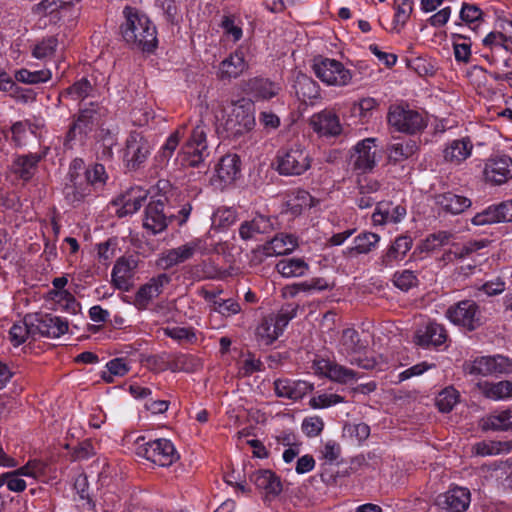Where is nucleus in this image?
<instances>
[{
  "mask_svg": "<svg viewBox=\"0 0 512 512\" xmlns=\"http://www.w3.org/2000/svg\"><path fill=\"white\" fill-rule=\"evenodd\" d=\"M107 179L102 164L85 168L83 160L76 158L69 165L67 182L63 188L65 199L73 205L79 204L102 188Z\"/></svg>",
  "mask_w": 512,
  "mask_h": 512,
  "instance_id": "obj_1",
  "label": "nucleus"
},
{
  "mask_svg": "<svg viewBox=\"0 0 512 512\" xmlns=\"http://www.w3.org/2000/svg\"><path fill=\"white\" fill-rule=\"evenodd\" d=\"M126 18L122 25V36L131 46L143 51H152L157 45L156 27L149 18L138 11L126 7Z\"/></svg>",
  "mask_w": 512,
  "mask_h": 512,
  "instance_id": "obj_2",
  "label": "nucleus"
},
{
  "mask_svg": "<svg viewBox=\"0 0 512 512\" xmlns=\"http://www.w3.org/2000/svg\"><path fill=\"white\" fill-rule=\"evenodd\" d=\"M221 112L222 118L220 119L218 115L215 118L227 137H239L255 126V108L251 100L240 99Z\"/></svg>",
  "mask_w": 512,
  "mask_h": 512,
  "instance_id": "obj_3",
  "label": "nucleus"
},
{
  "mask_svg": "<svg viewBox=\"0 0 512 512\" xmlns=\"http://www.w3.org/2000/svg\"><path fill=\"white\" fill-rule=\"evenodd\" d=\"M364 346L360 343L359 335L354 329L343 331L339 352L352 364L366 370H384L386 363L382 356L379 358L370 357L363 352Z\"/></svg>",
  "mask_w": 512,
  "mask_h": 512,
  "instance_id": "obj_4",
  "label": "nucleus"
},
{
  "mask_svg": "<svg viewBox=\"0 0 512 512\" xmlns=\"http://www.w3.org/2000/svg\"><path fill=\"white\" fill-rule=\"evenodd\" d=\"M312 70L326 86L342 88L350 85L353 72L339 60L318 56L313 59Z\"/></svg>",
  "mask_w": 512,
  "mask_h": 512,
  "instance_id": "obj_5",
  "label": "nucleus"
},
{
  "mask_svg": "<svg viewBox=\"0 0 512 512\" xmlns=\"http://www.w3.org/2000/svg\"><path fill=\"white\" fill-rule=\"evenodd\" d=\"M312 157L300 143H294L277 154V170L281 175L299 176L311 168Z\"/></svg>",
  "mask_w": 512,
  "mask_h": 512,
  "instance_id": "obj_6",
  "label": "nucleus"
},
{
  "mask_svg": "<svg viewBox=\"0 0 512 512\" xmlns=\"http://www.w3.org/2000/svg\"><path fill=\"white\" fill-rule=\"evenodd\" d=\"M445 315L451 323L468 331H473L482 324L480 307L473 300H462L451 305Z\"/></svg>",
  "mask_w": 512,
  "mask_h": 512,
  "instance_id": "obj_7",
  "label": "nucleus"
},
{
  "mask_svg": "<svg viewBox=\"0 0 512 512\" xmlns=\"http://www.w3.org/2000/svg\"><path fill=\"white\" fill-rule=\"evenodd\" d=\"M207 127L203 120L197 124L188 141L182 146L179 155L189 166H198L207 156Z\"/></svg>",
  "mask_w": 512,
  "mask_h": 512,
  "instance_id": "obj_8",
  "label": "nucleus"
},
{
  "mask_svg": "<svg viewBox=\"0 0 512 512\" xmlns=\"http://www.w3.org/2000/svg\"><path fill=\"white\" fill-rule=\"evenodd\" d=\"M154 147L152 141L140 132H131L124 150V161L129 168L135 169L144 163Z\"/></svg>",
  "mask_w": 512,
  "mask_h": 512,
  "instance_id": "obj_9",
  "label": "nucleus"
},
{
  "mask_svg": "<svg viewBox=\"0 0 512 512\" xmlns=\"http://www.w3.org/2000/svg\"><path fill=\"white\" fill-rule=\"evenodd\" d=\"M470 374L481 376H497L512 373V360L502 356H482L473 360L465 367Z\"/></svg>",
  "mask_w": 512,
  "mask_h": 512,
  "instance_id": "obj_10",
  "label": "nucleus"
},
{
  "mask_svg": "<svg viewBox=\"0 0 512 512\" xmlns=\"http://www.w3.org/2000/svg\"><path fill=\"white\" fill-rule=\"evenodd\" d=\"M483 179L491 186H500L512 178V158L507 155L491 156L483 165Z\"/></svg>",
  "mask_w": 512,
  "mask_h": 512,
  "instance_id": "obj_11",
  "label": "nucleus"
},
{
  "mask_svg": "<svg viewBox=\"0 0 512 512\" xmlns=\"http://www.w3.org/2000/svg\"><path fill=\"white\" fill-rule=\"evenodd\" d=\"M388 122L399 132L415 133L425 126L422 115L400 106L392 107L388 114Z\"/></svg>",
  "mask_w": 512,
  "mask_h": 512,
  "instance_id": "obj_12",
  "label": "nucleus"
},
{
  "mask_svg": "<svg viewBox=\"0 0 512 512\" xmlns=\"http://www.w3.org/2000/svg\"><path fill=\"white\" fill-rule=\"evenodd\" d=\"M376 142V138H366L353 147L350 159L354 168L366 172L375 167L377 163Z\"/></svg>",
  "mask_w": 512,
  "mask_h": 512,
  "instance_id": "obj_13",
  "label": "nucleus"
},
{
  "mask_svg": "<svg viewBox=\"0 0 512 512\" xmlns=\"http://www.w3.org/2000/svg\"><path fill=\"white\" fill-rule=\"evenodd\" d=\"M202 241L194 239L177 248L169 249L159 256L157 266L161 269H169L191 259L201 250Z\"/></svg>",
  "mask_w": 512,
  "mask_h": 512,
  "instance_id": "obj_14",
  "label": "nucleus"
},
{
  "mask_svg": "<svg viewBox=\"0 0 512 512\" xmlns=\"http://www.w3.org/2000/svg\"><path fill=\"white\" fill-rule=\"evenodd\" d=\"M471 502V493L465 487L456 486L437 496L435 504L445 512H465Z\"/></svg>",
  "mask_w": 512,
  "mask_h": 512,
  "instance_id": "obj_15",
  "label": "nucleus"
},
{
  "mask_svg": "<svg viewBox=\"0 0 512 512\" xmlns=\"http://www.w3.org/2000/svg\"><path fill=\"white\" fill-rule=\"evenodd\" d=\"M290 318L284 314L264 318L256 328V338L260 345L272 344L284 331Z\"/></svg>",
  "mask_w": 512,
  "mask_h": 512,
  "instance_id": "obj_16",
  "label": "nucleus"
},
{
  "mask_svg": "<svg viewBox=\"0 0 512 512\" xmlns=\"http://www.w3.org/2000/svg\"><path fill=\"white\" fill-rule=\"evenodd\" d=\"M147 198V191L141 187H133L114 200L116 213L119 217L137 212Z\"/></svg>",
  "mask_w": 512,
  "mask_h": 512,
  "instance_id": "obj_17",
  "label": "nucleus"
},
{
  "mask_svg": "<svg viewBox=\"0 0 512 512\" xmlns=\"http://www.w3.org/2000/svg\"><path fill=\"white\" fill-rule=\"evenodd\" d=\"M314 370L315 373L339 383H348L357 379V375L353 370L328 359L315 360Z\"/></svg>",
  "mask_w": 512,
  "mask_h": 512,
  "instance_id": "obj_18",
  "label": "nucleus"
},
{
  "mask_svg": "<svg viewBox=\"0 0 512 512\" xmlns=\"http://www.w3.org/2000/svg\"><path fill=\"white\" fill-rule=\"evenodd\" d=\"M36 336H46L50 338H58L68 331V322L58 316L50 314L34 315Z\"/></svg>",
  "mask_w": 512,
  "mask_h": 512,
  "instance_id": "obj_19",
  "label": "nucleus"
},
{
  "mask_svg": "<svg viewBox=\"0 0 512 512\" xmlns=\"http://www.w3.org/2000/svg\"><path fill=\"white\" fill-rule=\"evenodd\" d=\"M250 480L265 498H275L283 489L280 477L271 470H257L250 475Z\"/></svg>",
  "mask_w": 512,
  "mask_h": 512,
  "instance_id": "obj_20",
  "label": "nucleus"
},
{
  "mask_svg": "<svg viewBox=\"0 0 512 512\" xmlns=\"http://www.w3.org/2000/svg\"><path fill=\"white\" fill-rule=\"evenodd\" d=\"M240 174V159L236 154H228L220 159L216 167L214 183L223 188L233 183Z\"/></svg>",
  "mask_w": 512,
  "mask_h": 512,
  "instance_id": "obj_21",
  "label": "nucleus"
},
{
  "mask_svg": "<svg viewBox=\"0 0 512 512\" xmlns=\"http://www.w3.org/2000/svg\"><path fill=\"white\" fill-rule=\"evenodd\" d=\"M170 278L167 274H159L151 278L146 284L142 285L136 293L135 304L137 307L144 309L148 304L158 297L163 288L169 283Z\"/></svg>",
  "mask_w": 512,
  "mask_h": 512,
  "instance_id": "obj_22",
  "label": "nucleus"
},
{
  "mask_svg": "<svg viewBox=\"0 0 512 512\" xmlns=\"http://www.w3.org/2000/svg\"><path fill=\"white\" fill-rule=\"evenodd\" d=\"M310 125L320 136H337L342 131L339 117L329 110L314 114L310 119Z\"/></svg>",
  "mask_w": 512,
  "mask_h": 512,
  "instance_id": "obj_23",
  "label": "nucleus"
},
{
  "mask_svg": "<svg viewBox=\"0 0 512 512\" xmlns=\"http://www.w3.org/2000/svg\"><path fill=\"white\" fill-rule=\"evenodd\" d=\"M414 341L422 347L440 346L446 341V332L440 324L428 321L416 330Z\"/></svg>",
  "mask_w": 512,
  "mask_h": 512,
  "instance_id": "obj_24",
  "label": "nucleus"
},
{
  "mask_svg": "<svg viewBox=\"0 0 512 512\" xmlns=\"http://www.w3.org/2000/svg\"><path fill=\"white\" fill-rule=\"evenodd\" d=\"M473 151V143L468 137L454 139L443 149L444 160L452 165H460L467 160Z\"/></svg>",
  "mask_w": 512,
  "mask_h": 512,
  "instance_id": "obj_25",
  "label": "nucleus"
},
{
  "mask_svg": "<svg viewBox=\"0 0 512 512\" xmlns=\"http://www.w3.org/2000/svg\"><path fill=\"white\" fill-rule=\"evenodd\" d=\"M277 396L298 400L313 390V384L303 380L278 379L274 383Z\"/></svg>",
  "mask_w": 512,
  "mask_h": 512,
  "instance_id": "obj_26",
  "label": "nucleus"
},
{
  "mask_svg": "<svg viewBox=\"0 0 512 512\" xmlns=\"http://www.w3.org/2000/svg\"><path fill=\"white\" fill-rule=\"evenodd\" d=\"M136 266L137 262L134 258H120L117 260L112 270V281L118 289L129 290Z\"/></svg>",
  "mask_w": 512,
  "mask_h": 512,
  "instance_id": "obj_27",
  "label": "nucleus"
},
{
  "mask_svg": "<svg viewBox=\"0 0 512 512\" xmlns=\"http://www.w3.org/2000/svg\"><path fill=\"white\" fill-rule=\"evenodd\" d=\"M413 241L409 236H399L382 255V263L386 267H393L404 260L412 248Z\"/></svg>",
  "mask_w": 512,
  "mask_h": 512,
  "instance_id": "obj_28",
  "label": "nucleus"
},
{
  "mask_svg": "<svg viewBox=\"0 0 512 512\" xmlns=\"http://www.w3.org/2000/svg\"><path fill=\"white\" fill-rule=\"evenodd\" d=\"M163 210V202H150L145 211L144 228L153 234L162 232L167 227V218Z\"/></svg>",
  "mask_w": 512,
  "mask_h": 512,
  "instance_id": "obj_29",
  "label": "nucleus"
},
{
  "mask_svg": "<svg viewBox=\"0 0 512 512\" xmlns=\"http://www.w3.org/2000/svg\"><path fill=\"white\" fill-rule=\"evenodd\" d=\"M405 216L406 208L404 206L392 203H379L372 215V221L375 225L399 223Z\"/></svg>",
  "mask_w": 512,
  "mask_h": 512,
  "instance_id": "obj_30",
  "label": "nucleus"
},
{
  "mask_svg": "<svg viewBox=\"0 0 512 512\" xmlns=\"http://www.w3.org/2000/svg\"><path fill=\"white\" fill-rule=\"evenodd\" d=\"M297 239L291 234H277L271 241L263 245L264 256L272 257L291 253L297 247Z\"/></svg>",
  "mask_w": 512,
  "mask_h": 512,
  "instance_id": "obj_31",
  "label": "nucleus"
},
{
  "mask_svg": "<svg viewBox=\"0 0 512 512\" xmlns=\"http://www.w3.org/2000/svg\"><path fill=\"white\" fill-rule=\"evenodd\" d=\"M435 204L442 211L456 215L469 208L471 206V200L462 195L445 192L435 196Z\"/></svg>",
  "mask_w": 512,
  "mask_h": 512,
  "instance_id": "obj_32",
  "label": "nucleus"
},
{
  "mask_svg": "<svg viewBox=\"0 0 512 512\" xmlns=\"http://www.w3.org/2000/svg\"><path fill=\"white\" fill-rule=\"evenodd\" d=\"M220 292L206 291L204 299L209 304L213 312L219 313L223 317H231L240 313L241 306L235 299H223L219 296Z\"/></svg>",
  "mask_w": 512,
  "mask_h": 512,
  "instance_id": "obj_33",
  "label": "nucleus"
},
{
  "mask_svg": "<svg viewBox=\"0 0 512 512\" xmlns=\"http://www.w3.org/2000/svg\"><path fill=\"white\" fill-rule=\"evenodd\" d=\"M479 391L488 399L493 401H504L512 398V382L482 381L477 384Z\"/></svg>",
  "mask_w": 512,
  "mask_h": 512,
  "instance_id": "obj_34",
  "label": "nucleus"
},
{
  "mask_svg": "<svg viewBox=\"0 0 512 512\" xmlns=\"http://www.w3.org/2000/svg\"><path fill=\"white\" fill-rule=\"evenodd\" d=\"M380 239V236L373 232L360 233L354 238L353 244L344 250V254L350 257L367 254L377 248Z\"/></svg>",
  "mask_w": 512,
  "mask_h": 512,
  "instance_id": "obj_35",
  "label": "nucleus"
},
{
  "mask_svg": "<svg viewBox=\"0 0 512 512\" xmlns=\"http://www.w3.org/2000/svg\"><path fill=\"white\" fill-rule=\"evenodd\" d=\"M35 316L28 315L9 329V339L14 346L23 344L29 336L36 337Z\"/></svg>",
  "mask_w": 512,
  "mask_h": 512,
  "instance_id": "obj_36",
  "label": "nucleus"
},
{
  "mask_svg": "<svg viewBox=\"0 0 512 512\" xmlns=\"http://www.w3.org/2000/svg\"><path fill=\"white\" fill-rule=\"evenodd\" d=\"M246 68L247 64L243 53L236 51L220 63L218 75L221 79L236 78L240 76Z\"/></svg>",
  "mask_w": 512,
  "mask_h": 512,
  "instance_id": "obj_37",
  "label": "nucleus"
},
{
  "mask_svg": "<svg viewBox=\"0 0 512 512\" xmlns=\"http://www.w3.org/2000/svg\"><path fill=\"white\" fill-rule=\"evenodd\" d=\"M294 89L297 97L304 103L312 102L319 97V85L304 74L296 77Z\"/></svg>",
  "mask_w": 512,
  "mask_h": 512,
  "instance_id": "obj_38",
  "label": "nucleus"
},
{
  "mask_svg": "<svg viewBox=\"0 0 512 512\" xmlns=\"http://www.w3.org/2000/svg\"><path fill=\"white\" fill-rule=\"evenodd\" d=\"M480 425L484 430H510L512 429V410L496 411L482 418Z\"/></svg>",
  "mask_w": 512,
  "mask_h": 512,
  "instance_id": "obj_39",
  "label": "nucleus"
},
{
  "mask_svg": "<svg viewBox=\"0 0 512 512\" xmlns=\"http://www.w3.org/2000/svg\"><path fill=\"white\" fill-rule=\"evenodd\" d=\"M272 227L270 219L265 216L258 215L251 221L241 224L239 234L242 239H254L256 235L267 233Z\"/></svg>",
  "mask_w": 512,
  "mask_h": 512,
  "instance_id": "obj_40",
  "label": "nucleus"
},
{
  "mask_svg": "<svg viewBox=\"0 0 512 512\" xmlns=\"http://www.w3.org/2000/svg\"><path fill=\"white\" fill-rule=\"evenodd\" d=\"M277 271L285 278L301 277L309 270V265L302 258H286L276 265Z\"/></svg>",
  "mask_w": 512,
  "mask_h": 512,
  "instance_id": "obj_41",
  "label": "nucleus"
},
{
  "mask_svg": "<svg viewBox=\"0 0 512 512\" xmlns=\"http://www.w3.org/2000/svg\"><path fill=\"white\" fill-rule=\"evenodd\" d=\"M370 435V427L365 423L346 424L342 437L347 445L361 446Z\"/></svg>",
  "mask_w": 512,
  "mask_h": 512,
  "instance_id": "obj_42",
  "label": "nucleus"
},
{
  "mask_svg": "<svg viewBox=\"0 0 512 512\" xmlns=\"http://www.w3.org/2000/svg\"><path fill=\"white\" fill-rule=\"evenodd\" d=\"M451 42L455 61L463 64L469 63L472 57L470 38L462 34L453 33L451 34Z\"/></svg>",
  "mask_w": 512,
  "mask_h": 512,
  "instance_id": "obj_43",
  "label": "nucleus"
},
{
  "mask_svg": "<svg viewBox=\"0 0 512 512\" xmlns=\"http://www.w3.org/2000/svg\"><path fill=\"white\" fill-rule=\"evenodd\" d=\"M96 121V114L91 110H82L70 128L67 138L71 141L77 137V135L86 134L92 130Z\"/></svg>",
  "mask_w": 512,
  "mask_h": 512,
  "instance_id": "obj_44",
  "label": "nucleus"
},
{
  "mask_svg": "<svg viewBox=\"0 0 512 512\" xmlns=\"http://www.w3.org/2000/svg\"><path fill=\"white\" fill-rule=\"evenodd\" d=\"M279 87L267 79L255 78L248 83V92L259 99H270L277 95Z\"/></svg>",
  "mask_w": 512,
  "mask_h": 512,
  "instance_id": "obj_45",
  "label": "nucleus"
},
{
  "mask_svg": "<svg viewBox=\"0 0 512 512\" xmlns=\"http://www.w3.org/2000/svg\"><path fill=\"white\" fill-rule=\"evenodd\" d=\"M184 133L185 126H180L166 139L156 155V159L161 164H166L170 160L179 145L180 139L184 136Z\"/></svg>",
  "mask_w": 512,
  "mask_h": 512,
  "instance_id": "obj_46",
  "label": "nucleus"
},
{
  "mask_svg": "<svg viewBox=\"0 0 512 512\" xmlns=\"http://www.w3.org/2000/svg\"><path fill=\"white\" fill-rule=\"evenodd\" d=\"M317 203L318 201L307 191L299 190L287 201V207L291 214L299 215L303 211L316 206Z\"/></svg>",
  "mask_w": 512,
  "mask_h": 512,
  "instance_id": "obj_47",
  "label": "nucleus"
},
{
  "mask_svg": "<svg viewBox=\"0 0 512 512\" xmlns=\"http://www.w3.org/2000/svg\"><path fill=\"white\" fill-rule=\"evenodd\" d=\"M417 151L415 141L408 140L393 143L388 147V158L390 161L397 163L412 157Z\"/></svg>",
  "mask_w": 512,
  "mask_h": 512,
  "instance_id": "obj_48",
  "label": "nucleus"
},
{
  "mask_svg": "<svg viewBox=\"0 0 512 512\" xmlns=\"http://www.w3.org/2000/svg\"><path fill=\"white\" fill-rule=\"evenodd\" d=\"M48 298L56 305L57 309L69 313H76L78 310V303L68 290H50Z\"/></svg>",
  "mask_w": 512,
  "mask_h": 512,
  "instance_id": "obj_49",
  "label": "nucleus"
},
{
  "mask_svg": "<svg viewBox=\"0 0 512 512\" xmlns=\"http://www.w3.org/2000/svg\"><path fill=\"white\" fill-rule=\"evenodd\" d=\"M460 19L472 30L479 28L483 23V11L475 4L463 3L460 10Z\"/></svg>",
  "mask_w": 512,
  "mask_h": 512,
  "instance_id": "obj_50",
  "label": "nucleus"
},
{
  "mask_svg": "<svg viewBox=\"0 0 512 512\" xmlns=\"http://www.w3.org/2000/svg\"><path fill=\"white\" fill-rule=\"evenodd\" d=\"M106 370L101 378L106 383H113L116 377H123L129 372V366L124 358H114L106 363Z\"/></svg>",
  "mask_w": 512,
  "mask_h": 512,
  "instance_id": "obj_51",
  "label": "nucleus"
},
{
  "mask_svg": "<svg viewBox=\"0 0 512 512\" xmlns=\"http://www.w3.org/2000/svg\"><path fill=\"white\" fill-rule=\"evenodd\" d=\"M39 160L40 157L36 154L19 156L14 160L13 169L21 178L28 180Z\"/></svg>",
  "mask_w": 512,
  "mask_h": 512,
  "instance_id": "obj_52",
  "label": "nucleus"
},
{
  "mask_svg": "<svg viewBox=\"0 0 512 512\" xmlns=\"http://www.w3.org/2000/svg\"><path fill=\"white\" fill-rule=\"evenodd\" d=\"M81 0H43L36 6V12L43 15L63 13Z\"/></svg>",
  "mask_w": 512,
  "mask_h": 512,
  "instance_id": "obj_53",
  "label": "nucleus"
},
{
  "mask_svg": "<svg viewBox=\"0 0 512 512\" xmlns=\"http://www.w3.org/2000/svg\"><path fill=\"white\" fill-rule=\"evenodd\" d=\"M140 452L150 456V462L153 465L161 467H168L180 458L177 450H140Z\"/></svg>",
  "mask_w": 512,
  "mask_h": 512,
  "instance_id": "obj_54",
  "label": "nucleus"
},
{
  "mask_svg": "<svg viewBox=\"0 0 512 512\" xmlns=\"http://www.w3.org/2000/svg\"><path fill=\"white\" fill-rule=\"evenodd\" d=\"M379 106V102L373 97H364L355 102L351 108L353 116L359 117L361 120L369 119L373 112Z\"/></svg>",
  "mask_w": 512,
  "mask_h": 512,
  "instance_id": "obj_55",
  "label": "nucleus"
},
{
  "mask_svg": "<svg viewBox=\"0 0 512 512\" xmlns=\"http://www.w3.org/2000/svg\"><path fill=\"white\" fill-rule=\"evenodd\" d=\"M459 401V393L453 387L443 389L436 397V405L441 412H450Z\"/></svg>",
  "mask_w": 512,
  "mask_h": 512,
  "instance_id": "obj_56",
  "label": "nucleus"
},
{
  "mask_svg": "<svg viewBox=\"0 0 512 512\" xmlns=\"http://www.w3.org/2000/svg\"><path fill=\"white\" fill-rule=\"evenodd\" d=\"M52 74L49 70L29 71L21 69L16 72L15 78L17 81L27 84H37L48 81Z\"/></svg>",
  "mask_w": 512,
  "mask_h": 512,
  "instance_id": "obj_57",
  "label": "nucleus"
},
{
  "mask_svg": "<svg viewBox=\"0 0 512 512\" xmlns=\"http://www.w3.org/2000/svg\"><path fill=\"white\" fill-rule=\"evenodd\" d=\"M236 220L235 211L231 208L221 207L215 210L211 217L212 226L217 229H224L232 225Z\"/></svg>",
  "mask_w": 512,
  "mask_h": 512,
  "instance_id": "obj_58",
  "label": "nucleus"
},
{
  "mask_svg": "<svg viewBox=\"0 0 512 512\" xmlns=\"http://www.w3.org/2000/svg\"><path fill=\"white\" fill-rule=\"evenodd\" d=\"M221 27L224 35L233 42H237L242 38L241 23L234 16H224L221 21Z\"/></svg>",
  "mask_w": 512,
  "mask_h": 512,
  "instance_id": "obj_59",
  "label": "nucleus"
},
{
  "mask_svg": "<svg viewBox=\"0 0 512 512\" xmlns=\"http://www.w3.org/2000/svg\"><path fill=\"white\" fill-rule=\"evenodd\" d=\"M344 402V398L334 393H322L309 400V406L313 409H325Z\"/></svg>",
  "mask_w": 512,
  "mask_h": 512,
  "instance_id": "obj_60",
  "label": "nucleus"
},
{
  "mask_svg": "<svg viewBox=\"0 0 512 512\" xmlns=\"http://www.w3.org/2000/svg\"><path fill=\"white\" fill-rule=\"evenodd\" d=\"M465 77L477 89L485 87L488 81V72L479 65H472L465 70Z\"/></svg>",
  "mask_w": 512,
  "mask_h": 512,
  "instance_id": "obj_61",
  "label": "nucleus"
},
{
  "mask_svg": "<svg viewBox=\"0 0 512 512\" xmlns=\"http://www.w3.org/2000/svg\"><path fill=\"white\" fill-rule=\"evenodd\" d=\"M412 11L413 6L410 1L403 0L401 4H398L395 8V15L393 20L394 28L398 31L403 28L409 20Z\"/></svg>",
  "mask_w": 512,
  "mask_h": 512,
  "instance_id": "obj_62",
  "label": "nucleus"
},
{
  "mask_svg": "<svg viewBox=\"0 0 512 512\" xmlns=\"http://www.w3.org/2000/svg\"><path fill=\"white\" fill-rule=\"evenodd\" d=\"M324 428V421L320 416L305 417L301 423L303 433L308 437L318 436Z\"/></svg>",
  "mask_w": 512,
  "mask_h": 512,
  "instance_id": "obj_63",
  "label": "nucleus"
},
{
  "mask_svg": "<svg viewBox=\"0 0 512 512\" xmlns=\"http://www.w3.org/2000/svg\"><path fill=\"white\" fill-rule=\"evenodd\" d=\"M154 116L153 109L146 104L134 108L131 113L132 121L137 126L148 125L154 119Z\"/></svg>",
  "mask_w": 512,
  "mask_h": 512,
  "instance_id": "obj_64",
  "label": "nucleus"
}]
</instances>
